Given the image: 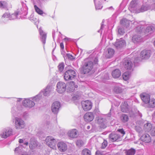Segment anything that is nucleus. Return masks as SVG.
I'll return each instance as SVG.
<instances>
[{
    "label": "nucleus",
    "mask_w": 155,
    "mask_h": 155,
    "mask_svg": "<svg viewBox=\"0 0 155 155\" xmlns=\"http://www.w3.org/2000/svg\"><path fill=\"white\" fill-rule=\"evenodd\" d=\"M107 141L104 140L103 142L102 143V146H101V148L102 149H104L107 146Z\"/></svg>",
    "instance_id": "864d4df0"
},
{
    "label": "nucleus",
    "mask_w": 155,
    "mask_h": 155,
    "mask_svg": "<svg viewBox=\"0 0 155 155\" xmlns=\"http://www.w3.org/2000/svg\"><path fill=\"white\" fill-rule=\"evenodd\" d=\"M94 54L93 53L90 55L89 58L84 60V64L82 67V73L84 74L88 73L92 70L93 67V63L90 59L92 58V56L94 55Z\"/></svg>",
    "instance_id": "f257e3e1"
},
{
    "label": "nucleus",
    "mask_w": 155,
    "mask_h": 155,
    "mask_svg": "<svg viewBox=\"0 0 155 155\" xmlns=\"http://www.w3.org/2000/svg\"><path fill=\"white\" fill-rule=\"evenodd\" d=\"M57 147L58 150L62 152H64L67 149V144L63 142H58L57 144Z\"/></svg>",
    "instance_id": "dca6fc26"
},
{
    "label": "nucleus",
    "mask_w": 155,
    "mask_h": 155,
    "mask_svg": "<svg viewBox=\"0 0 155 155\" xmlns=\"http://www.w3.org/2000/svg\"><path fill=\"white\" fill-rule=\"evenodd\" d=\"M14 99H15V100H16L17 102H19L21 100V98H13Z\"/></svg>",
    "instance_id": "774afa93"
},
{
    "label": "nucleus",
    "mask_w": 155,
    "mask_h": 155,
    "mask_svg": "<svg viewBox=\"0 0 155 155\" xmlns=\"http://www.w3.org/2000/svg\"><path fill=\"white\" fill-rule=\"evenodd\" d=\"M68 91L70 92H73L75 90V88H77L78 85H75L73 81L70 82L68 85Z\"/></svg>",
    "instance_id": "bb28decb"
},
{
    "label": "nucleus",
    "mask_w": 155,
    "mask_h": 155,
    "mask_svg": "<svg viewBox=\"0 0 155 155\" xmlns=\"http://www.w3.org/2000/svg\"><path fill=\"white\" fill-rule=\"evenodd\" d=\"M60 46L61 48V49H64V45L63 42H61L60 44Z\"/></svg>",
    "instance_id": "0e129e2a"
},
{
    "label": "nucleus",
    "mask_w": 155,
    "mask_h": 155,
    "mask_svg": "<svg viewBox=\"0 0 155 155\" xmlns=\"http://www.w3.org/2000/svg\"><path fill=\"white\" fill-rule=\"evenodd\" d=\"M152 128L151 124L149 123L145 124L144 126V129L146 131L149 132L150 131Z\"/></svg>",
    "instance_id": "58836bf2"
},
{
    "label": "nucleus",
    "mask_w": 155,
    "mask_h": 155,
    "mask_svg": "<svg viewBox=\"0 0 155 155\" xmlns=\"http://www.w3.org/2000/svg\"><path fill=\"white\" fill-rule=\"evenodd\" d=\"M12 130L10 128H7L4 129L2 133L0 135L2 138H6L12 134Z\"/></svg>",
    "instance_id": "f8f14e48"
},
{
    "label": "nucleus",
    "mask_w": 155,
    "mask_h": 155,
    "mask_svg": "<svg viewBox=\"0 0 155 155\" xmlns=\"http://www.w3.org/2000/svg\"><path fill=\"white\" fill-rule=\"evenodd\" d=\"M78 131L76 129H72L69 130L68 133V137L71 138H76L77 136Z\"/></svg>",
    "instance_id": "6ab92c4d"
},
{
    "label": "nucleus",
    "mask_w": 155,
    "mask_h": 155,
    "mask_svg": "<svg viewBox=\"0 0 155 155\" xmlns=\"http://www.w3.org/2000/svg\"><path fill=\"white\" fill-rule=\"evenodd\" d=\"M84 120L87 122L92 121L94 118L93 114L90 112H88L85 114L84 117Z\"/></svg>",
    "instance_id": "a211bd4d"
},
{
    "label": "nucleus",
    "mask_w": 155,
    "mask_h": 155,
    "mask_svg": "<svg viewBox=\"0 0 155 155\" xmlns=\"http://www.w3.org/2000/svg\"><path fill=\"white\" fill-rule=\"evenodd\" d=\"M39 32L41 36L40 39L43 43L44 45L45 43L46 34L43 31L41 28H40L39 29Z\"/></svg>",
    "instance_id": "393cba45"
},
{
    "label": "nucleus",
    "mask_w": 155,
    "mask_h": 155,
    "mask_svg": "<svg viewBox=\"0 0 155 155\" xmlns=\"http://www.w3.org/2000/svg\"><path fill=\"white\" fill-rule=\"evenodd\" d=\"M23 147V145L20 144L19 146L15 148V155H30V154L28 152L24 151Z\"/></svg>",
    "instance_id": "423d86ee"
},
{
    "label": "nucleus",
    "mask_w": 155,
    "mask_h": 155,
    "mask_svg": "<svg viewBox=\"0 0 155 155\" xmlns=\"http://www.w3.org/2000/svg\"><path fill=\"white\" fill-rule=\"evenodd\" d=\"M76 75V72L72 69L67 71L64 74V78L65 80H72L74 78Z\"/></svg>",
    "instance_id": "20e7f679"
},
{
    "label": "nucleus",
    "mask_w": 155,
    "mask_h": 155,
    "mask_svg": "<svg viewBox=\"0 0 155 155\" xmlns=\"http://www.w3.org/2000/svg\"><path fill=\"white\" fill-rule=\"evenodd\" d=\"M18 141L20 143H23L24 145L27 146L28 144V142L24 141V140L22 139H19Z\"/></svg>",
    "instance_id": "603ef678"
},
{
    "label": "nucleus",
    "mask_w": 155,
    "mask_h": 155,
    "mask_svg": "<svg viewBox=\"0 0 155 155\" xmlns=\"http://www.w3.org/2000/svg\"><path fill=\"white\" fill-rule=\"evenodd\" d=\"M102 0H94V2L95 5V8L96 10L101 9L102 7L101 2Z\"/></svg>",
    "instance_id": "c756f323"
},
{
    "label": "nucleus",
    "mask_w": 155,
    "mask_h": 155,
    "mask_svg": "<svg viewBox=\"0 0 155 155\" xmlns=\"http://www.w3.org/2000/svg\"><path fill=\"white\" fill-rule=\"evenodd\" d=\"M117 131L119 132L120 133L122 134V135H121V137L123 136L125 133V131L123 129H118L117 130Z\"/></svg>",
    "instance_id": "4d7b16f0"
},
{
    "label": "nucleus",
    "mask_w": 155,
    "mask_h": 155,
    "mask_svg": "<svg viewBox=\"0 0 155 155\" xmlns=\"http://www.w3.org/2000/svg\"><path fill=\"white\" fill-rule=\"evenodd\" d=\"M34 8L36 12L39 14L41 15L43 14V12L36 5H34Z\"/></svg>",
    "instance_id": "de8ad7c7"
},
{
    "label": "nucleus",
    "mask_w": 155,
    "mask_h": 155,
    "mask_svg": "<svg viewBox=\"0 0 155 155\" xmlns=\"http://www.w3.org/2000/svg\"><path fill=\"white\" fill-rule=\"evenodd\" d=\"M104 27V24H103V22L102 23V24H101V27L100 30H99L98 31V32H100L101 31H102V30L103 29V28Z\"/></svg>",
    "instance_id": "e2e57ef3"
},
{
    "label": "nucleus",
    "mask_w": 155,
    "mask_h": 155,
    "mask_svg": "<svg viewBox=\"0 0 155 155\" xmlns=\"http://www.w3.org/2000/svg\"><path fill=\"white\" fill-rule=\"evenodd\" d=\"M64 62L60 63L58 67L59 71L61 72H62L64 69Z\"/></svg>",
    "instance_id": "c03bdc74"
},
{
    "label": "nucleus",
    "mask_w": 155,
    "mask_h": 155,
    "mask_svg": "<svg viewBox=\"0 0 155 155\" xmlns=\"http://www.w3.org/2000/svg\"><path fill=\"white\" fill-rule=\"evenodd\" d=\"M155 30V28L153 26H150L147 27L144 33L146 34H149L153 33Z\"/></svg>",
    "instance_id": "473e14b6"
},
{
    "label": "nucleus",
    "mask_w": 155,
    "mask_h": 155,
    "mask_svg": "<svg viewBox=\"0 0 155 155\" xmlns=\"http://www.w3.org/2000/svg\"><path fill=\"white\" fill-rule=\"evenodd\" d=\"M82 155H91V151L87 149H84L82 152Z\"/></svg>",
    "instance_id": "a18cd8bd"
},
{
    "label": "nucleus",
    "mask_w": 155,
    "mask_h": 155,
    "mask_svg": "<svg viewBox=\"0 0 155 155\" xmlns=\"http://www.w3.org/2000/svg\"><path fill=\"white\" fill-rule=\"evenodd\" d=\"M8 7V3L5 1H0V8L2 9L6 8Z\"/></svg>",
    "instance_id": "37998d69"
},
{
    "label": "nucleus",
    "mask_w": 155,
    "mask_h": 155,
    "mask_svg": "<svg viewBox=\"0 0 155 155\" xmlns=\"http://www.w3.org/2000/svg\"><path fill=\"white\" fill-rule=\"evenodd\" d=\"M53 88L51 86L48 85L45 88L41 90L40 92H41V94H43L44 96H48L50 94L51 92L53 91Z\"/></svg>",
    "instance_id": "ddd939ff"
},
{
    "label": "nucleus",
    "mask_w": 155,
    "mask_h": 155,
    "mask_svg": "<svg viewBox=\"0 0 155 155\" xmlns=\"http://www.w3.org/2000/svg\"><path fill=\"white\" fill-rule=\"evenodd\" d=\"M56 87L57 92L60 94H62L65 91L66 85L64 82H60L57 83Z\"/></svg>",
    "instance_id": "6e6552de"
},
{
    "label": "nucleus",
    "mask_w": 155,
    "mask_h": 155,
    "mask_svg": "<svg viewBox=\"0 0 155 155\" xmlns=\"http://www.w3.org/2000/svg\"><path fill=\"white\" fill-rule=\"evenodd\" d=\"M97 121L101 128H104L106 127V121L104 118L100 117L98 119Z\"/></svg>",
    "instance_id": "c85d7f7f"
},
{
    "label": "nucleus",
    "mask_w": 155,
    "mask_h": 155,
    "mask_svg": "<svg viewBox=\"0 0 155 155\" xmlns=\"http://www.w3.org/2000/svg\"><path fill=\"white\" fill-rule=\"evenodd\" d=\"M24 106L26 107L31 108L35 105V102L32 100V97L25 99L22 102Z\"/></svg>",
    "instance_id": "1a4fd4ad"
},
{
    "label": "nucleus",
    "mask_w": 155,
    "mask_h": 155,
    "mask_svg": "<svg viewBox=\"0 0 155 155\" xmlns=\"http://www.w3.org/2000/svg\"><path fill=\"white\" fill-rule=\"evenodd\" d=\"M121 110L122 112L125 113L129 112L131 111V108L126 102H124L121 104Z\"/></svg>",
    "instance_id": "f3484780"
},
{
    "label": "nucleus",
    "mask_w": 155,
    "mask_h": 155,
    "mask_svg": "<svg viewBox=\"0 0 155 155\" xmlns=\"http://www.w3.org/2000/svg\"><path fill=\"white\" fill-rule=\"evenodd\" d=\"M15 126L17 130H21L25 127L24 121L21 118L16 117L15 120Z\"/></svg>",
    "instance_id": "7ed1b4c3"
},
{
    "label": "nucleus",
    "mask_w": 155,
    "mask_h": 155,
    "mask_svg": "<svg viewBox=\"0 0 155 155\" xmlns=\"http://www.w3.org/2000/svg\"><path fill=\"white\" fill-rule=\"evenodd\" d=\"M21 17V15H19L18 12H16L11 15L10 14V20L18 19L20 18Z\"/></svg>",
    "instance_id": "f704fd0d"
},
{
    "label": "nucleus",
    "mask_w": 155,
    "mask_h": 155,
    "mask_svg": "<svg viewBox=\"0 0 155 155\" xmlns=\"http://www.w3.org/2000/svg\"><path fill=\"white\" fill-rule=\"evenodd\" d=\"M126 43L124 39H117L114 45L117 49H119L123 48L126 45Z\"/></svg>",
    "instance_id": "4468645a"
},
{
    "label": "nucleus",
    "mask_w": 155,
    "mask_h": 155,
    "mask_svg": "<svg viewBox=\"0 0 155 155\" xmlns=\"http://www.w3.org/2000/svg\"><path fill=\"white\" fill-rule=\"evenodd\" d=\"M60 107L61 104L59 102L56 101L54 102L51 106V109L52 111L55 114H57Z\"/></svg>",
    "instance_id": "9b49d317"
},
{
    "label": "nucleus",
    "mask_w": 155,
    "mask_h": 155,
    "mask_svg": "<svg viewBox=\"0 0 155 155\" xmlns=\"http://www.w3.org/2000/svg\"><path fill=\"white\" fill-rule=\"evenodd\" d=\"M128 9L131 12H138V5L135 0H133L131 2Z\"/></svg>",
    "instance_id": "9d476101"
},
{
    "label": "nucleus",
    "mask_w": 155,
    "mask_h": 155,
    "mask_svg": "<svg viewBox=\"0 0 155 155\" xmlns=\"http://www.w3.org/2000/svg\"><path fill=\"white\" fill-rule=\"evenodd\" d=\"M140 139L141 141L147 143L150 142L151 140L150 135L148 134L143 135L140 138Z\"/></svg>",
    "instance_id": "5701e85b"
},
{
    "label": "nucleus",
    "mask_w": 155,
    "mask_h": 155,
    "mask_svg": "<svg viewBox=\"0 0 155 155\" xmlns=\"http://www.w3.org/2000/svg\"><path fill=\"white\" fill-rule=\"evenodd\" d=\"M94 112L96 115H97L100 114V111L98 108H96L94 110Z\"/></svg>",
    "instance_id": "bf43d9fd"
},
{
    "label": "nucleus",
    "mask_w": 155,
    "mask_h": 155,
    "mask_svg": "<svg viewBox=\"0 0 155 155\" xmlns=\"http://www.w3.org/2000/svg\"><path fill=\"white\" fill-rule=\"evenodd\" d=\"M151 51L150 50H144L140 53V57L142 59H147L149 58L151 55Z\"/></svg>",
    "instance_id": "2eb2a0df"
},
{
    "label": "nucleus",
    "mask_w": 155,
    "mask_h": 155,
    "mask_svg": "<svg viewBox=\"0 0 155 155\" xmlns=\"http://www.w3.org/2000/svg\"><path fill=\"white\" fill-rule=\"evenodd\" d=\"M46 144L51 148L55 149L56 148V145L57 141L51 136H48L45 139Z\"/></svg>",
    "instance_id": "f03ea898"
},
{
    "label": "nucleus",
    "mask_w": 155,
    "mask_h": 155,
    "mask_svg": "<svg viewBox=\"0 0 155 155\" xmlns=\"http://www.w3.org/2000/svg\"><path fill=\"white\" fill-rule=\"evenodd\" d=\"M150 133L152 136H155V126L153 127L152 129H151Z\"/></svg>",
    "instance_id": "6e6d98bb"
},
{
    "label": "nucleus",
    "mask_w": 155,
    "mask_h": 155,
    "mask_svg": "<svg viewBox=\"0 0 155 155\" xmlns=\"http://www.w3.org/2000/svg\"><path fill=\"white\" fill-rule=\"evenodd\" d=\"M130 22L129 20L126 18H123L120 20V23L122 26L127 27L129 25Z\"/></svg>",
    "instance_id": "e433bc0d"
},
{
    "label": "nucleus",
    "mask_w": 155,
    "mask_h": 155,
    "mask_svg": "<svg viewBox=\"0 0 155 155\" xmlns=\"http://www.w3.org/2000/svg\"><path fill=\"white\" fill-rule=\"evenodd\" d=\"M148 107L149 108L155 107V99L151 98L150 99L148 103Z\"/></svg>",
    "instance_id": "4c0bfd02"
},
{
    "label": "nucleus",
    "mask_w": 155,
    "mask_h": 155,
    "mask_svg": "<svg viewBox=\"0 0 155 155\" xmlns=\"http://www.w3.org/2000/svg\"><path fill=\"white\" fill-rule=\"evenodd\" d=\"M121 74L120 71L119 69H116L112 71V75L113 78H117L120 76Z\"/></svg>",
    "instance_id": "2f4dec72"
},
{
    "label": "nucleus",
    "mask_w": 155,
    "mask_h": 155,
    "mask_svg": "<svg viewBox=\"0 0 155 155\" xmlns=\"http://www.w3.org/2000/svg\"><path fill=\"white\" fill-rule=\"evenodd\" d=\"M123 86L120 83H118L115 86L114 91L117 93H120L123 91Z\"/></svg>",
    "instance_id": "7c9ffc66"
},
{
    "label": "nucleus",
    "mask_w": 155,
    "mask_h": 155,
    "mask_svg": "<svg viewBox=\"0 0 155 155\" xmlns=\"http://www.w3.org/2000/svg\"><path fill=\"white\" fill-rule=\"evenodd\" d=\"M10 14L8 12L5 13L2 16V19L5 23H6L7 21H5V19L7 21L10 20Z\"/></svg>",
    "instance_id": "72a5a7b5"
},
{
    "label": "nucleus",
    "mask_w": 155,
    "mask_h": 155,
    "mask_svg": "<svg viewBox=\"0 0 155 155\" xmlns=\"http://www.w3.org/2000/svg\"><path fill=\"white\" fill-rule=\"evenodd\" d=\"M120 118L121 121L124 123L127 122L129 120L128 116L126 114H122Z\"/></svg>",
    "instance_id": "ea45409f"
},
{
    "label": "nucleus",
    "mask_w": 155,
    "mask_h": 155,
    "mask_svg": "<svg viewBox=\"0 0 155 155\" xmlns=\"http://www.w3.org/2000/svg\"><path fill=\"white\" fill-rule=\"evenodd\" d=\"M149 6V8H153L152 9H150V10H152L153 9H155V3H153L151 5H148Z\"/></svg>",
    "instance_id": "13d9d810"
},
{
    "label": "nucleus",
    "mask_w": 155,
    "mask_h": 155,
    "mask_svg": "<svg viewBox=\"0 0 155 155\" xmlns=\"http://www.w3.org/2000/svg\"><path fill=\"white\" fill-rule=\"evenodd\" d=\"M81 104L82 108L84 111L89 110L92 107V102L88 100L82 101Z\"/></svg>",
    "instance_id": "39448f33"
},
{
    "label": "nucleus",
    "mask_w": 155,
    "mask_h": 155,
    "mask_svg": "<svg viewBox=\"0 0 155 155\" xmlns=\"http://www.w3.org/2000/svg\"><path fill=\"white\" fill-rule=\"evenodd\" d=\"M118 34L120 35H122L125 33L124 29L122 27H120L118 30Z\"/></svg>",
    "instance_id": "09e8293b"
},
{
    "label": "nucleus",
    "mask_w": 155,
    "mask_h": 155,
    "mask_svg": "<svg viewBox=\"0 0 155 155\" xmlns=\"http://www.w3.org/2000/svg\"><path fill=\"white\" fill-rule=\"evenodd\" d=\"M96 155H102L101 153L99 151H97L95 153Z\"/></svg>",
    "instance_id": "69168bd1"
},
{
    "label": "nucleus",
    "mask_w": 155,
    "mask_h": 155,
    "mask_svg": "<svg viewBox=\"0 0 155 155\" xmlns=\"http://www.w3.org/2000/svg\"><path fill=\"white\" fill-rule=\"evenodd\" d=\"M109 139L112 142L121 140V135L118 133H112L109 135Z\"/></svg>",
    "instance_id": "0eeeda50"
},
{
    "label": "nucleus",
    "mask_w": 155,
    "mask_h": 155,
    "mask_svg": "<svg viewBox=\"0 0 155 155\" xmlns=\"http://www.w3.org/2000/svg\"><path fill=\"white\" fill-rule=\"evenodd\" d=\"M64 50H64L61 49V54L63 55V57L65 58L66 57V53H65Z\"/></svg>",
    "instance_id": "052dcab7"
},
{
    "label": "nucleus",
    "mask_w": 155,
    "mask_h": 155,
    "mask_svg": "<svg viewBox=\"0 0 155 155\" xmlns=\"http://www.w3.org/2000/svg\"><path fill=\"white\" fill-rule=\"evenodd\" d=\"M65 57H68L69 59L71 60H72L74 59L73 56L71 54H70L66 53V54Z\"/></svg>",
    "instance_id": "5fc2aeb1"
},
{
    "label": "nucleus",
    "mask_w": 155,
    "mask_h": 155,
    "mask_svg": "<svg viewBox=\"0 0 155 155\" xmlns=\"http://www.w3.org/2000/svg\"><path fill=\"white\" fill-rule=\"evenodd\" d=\"M19 15H21V17L26 16L28 14V8L25 5H23L22 7L21 8V10L18 12Z\"/></svg>",
    "instance_id": "a878e982"
},
{
    "label": "nucleus",
    "mask_w": 155,
    "mask_h": 155,
    "mask_svg": "<svg viewBox=\"0 0 155 155\" xmlns=\"http://www.w3.org/2000/svg\"><path fill=\"white\" fill-rule=\"evenodd\" d=\"M124 68L127 70H131L133 66L132 61L129 60H126L123 63Z\"/></svg>",
    "instance_id": "aec40b11"
},
{
    "label": "nucleus",
    "mask_w": 155,
    "mask_h": 155,
    "mask_svg": "<svg viewBox=\"0 0 155 155\" xmlns=\"http://www.w3.org/2000/svg\"><path fill=\"white\" fill-rule=\"evenodd\" d=\"M149 5L147 4L142 5L138 11V12H143L149 10L150 9H152L153 8H149Z\"/></svg>",
    "instance_id": "c9c22d12"
},
{
    "label": "nucleus",
    "mask_w": 155,
    "mask_h": 155,
    "mask_svg": "<svg viewBox=\"0 0 155 155\" xmlns=\"http://www.w3.org/2000/svg\"><path fill=\"white\" fill-rule=\"evenodd\" d=\"M132 41L134 43H137L143 41L142 38L140 35H135L132 38Z\"/></svg>",
    "instance_id": "cd10ccee"
},
{
    "label": "nucleus",
    "mask_w": 155,
    "mask_h": 155,
    "mask_svg": "<svg viewBox=\"0 0 155 155\" xmlns=\"http://www.w3.org/2000/svg\"><path fill=\"white\" fill-rule=\"evenodd\" d=\"M114 53L115 51L114 49L111 48H109L105 52V56L107 58H111L113 56Z\"/></svg>",
    "instance_id": "b1692460"
},
{
    "label": "nucleus",
    "mask_w": 155,
    "mask_h": 155,
    "mask_svg": "<svg viewBox=\"0 0 155 155\" xmlns=\"http://www.w3.org/2000/svg\"><path fill=\"white\" fill-rule=\"evenodd\" d=\"M135 153V150L133 148L127 151V155H134Z\"/></svg>",
    "instance_id": "49530a36"
},
{
    "label": "nucleus",
    "mask_w": 155,
    "mask_h": 155,
    "mask_svg": "<svg viewBox=\"0 0 155 155\" xmlns=\"http://www.w3.org/2000/svg\"><path fill=\"white\" fill-rule=\"evenodd\" d=\"M29 145L30 149H34L37 147L38 145V142L35 139L31 138L30 140Z\"/></svg>",
    "instance_id": "412c9836"
},
{
    "label": "nucleus",
    "mask_w": 155,
    "mask_h": 155,
    "mask_svg": "<svg viewBox=\"0 0 155 155\" xmlns=\"http://www.w3.org/2000/svg\"><path fill=\"white\" fill-rule=\"evenodd\" d=\"M81 94L80 92L79 93V94L78 95H76L73 97V99L74 98H76V99H78L79 98V97L80 96Z\"/></svg>",
    "instance_id": "680f3d73"
},
{
    "label": "nucleus",
    "mask_w": 155,
    "mask_h": 155,
    "mask_svg": "<svg viewBox=\"0 0 155 155\" xmlns=\"http://www.w3.org/2000/svg\"><path fill=\"white\" fill-rule=\"evenodd\" d=\"M130 73L129 72L126 71L122 75L123 79L125 81H127L129 78L130 76Z\"/></svg>",
    "instance_id": "79ce46f5"
},
{
    "label": "nucleus",
    "mask_w": 155,
    "mask_h": 155,
    "mask_svg": "<svg viewBox=\"0 0 155 155\" xmlns=\"http://www.w3.org/2000/svg\"><path fill=\"white\" fill-rule=\"evenodd\" d=\"M140 97L142 101L145 104H148L150 99V96L145 93H143L140 94Z\"/></svg>",
    "instance_id": "4be33fe9"
},
{
    "label": "nucleus",
    "mask_w": 155,
    "mask_h": 155,
    "mask_svg": "<svg viewBox=\"0 0 155 155\" xmlns=\"http://www.w3.org/2000/svg\"><path fill=\"white\" fill-rule=\"evenodd\" d=\"M42 95L41 94V92H40L35 97H31L32 100L34 102H38L41 98Z\"/></svg>",
    "instance_id": "a19ab883"
},
{
    "label": "nucleus",
    "mask_w": 155,
    "mask_h": 155,
    "mask_svg": "<svg viewBox=\"0 0 155 155\" xmlns=\"http://www.w3.org/2000/svg\"><path fill=\"white\" fill-rule=\"evenodd\" d=\"M94 64H97V61H98L97 59V58L96 57H95L94 58Z\"/></svg>",
    "instance_id": "338daca9"
},
{
    "label": "nucleus",
    "mask_w": 155,
    "mask_h": 155,
    "mask_svg": "<svg viewBox=\"0 0 155 155\" xmlns=\"http://www.w3.org/2000/svg\"><path fill=\"white\" fill-rule=\"evenodd\" d=\"M135 129L140 134L142 133L141 132L142 131V129L140 127L138 126H136L135 127Z\"/></svg>",
    "instance_id": "3c124183"
},
{
    "label": "nucleus",
    "mask_w": 155,
    "mask_h": 155,
    "mask_svg": "<svg viewBox=\"0 0 155 155\" xmlns=\"http://www.w3.org/2000/svg\"><path fill=\"white\" fill-rule=\"evenodd\" d=\"M76 144L78 147H80L83 144V142L81 140H78L76 141Z\"/></svg>",
    "instance_id": "8fccbe9b"
}]
</instances>
